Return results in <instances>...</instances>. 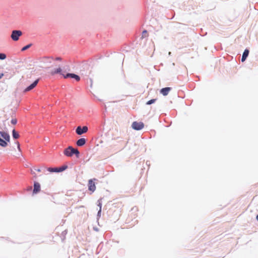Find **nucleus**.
I'll use <instances>...</instances> for the list:
<instances>
[{
	"instance_id": "f257e3e1",
	"label": "nucleus",
	"mask_w": 258,
	"mask_h": 258,
	"mask_svg": "<svg viewBox=\"0 0 258 258\" xmlns=\"http://www.w3.org/2000/svg\"><path fill=\"white\" fill-rule=\"evenodd\" d=\"M22 32L20 30H13L11 35V38L13 41H18L19 39V37L22 35Z\"/></svg>"
},
{
	"instance_id": "f03ea898",
	"label": "nucleus",
	"mask_w": 258,
	"mask_h": 258,
	"mask_svg": "<svg viewBox=\"0 0 258 258\" xmlns=\"http://www.w3.org/2000/svg\"><path fill=\"white\" fill-rule=\"evenodd\" d=\"M68 168L66 165H63L60 167L49 168L48 170L51 172H60Z\"/></svg>"
},
{
	"instance_id": "7ed1b4c3",
	"label": "nucleus",
	"mask_w": 258,
	"mask_h": 258,
	"mask_svg": "<svg viewBox=\"0 0 258 258\" xmlns=\"http://www.w3.org/2000/svg\"><path fill=\"white\" fill-rule=\"evenodd\" d=\"M144 126V124L142 122L134 121L132 124V128L136 131H140L142 130Z\"/></svg>"
},
{
	"instance_id": "20e7f679",
	"label": "nucleus",
	"mask_w": 258,
	"mask_h": 258,
	"mask_svg": "<svg viewBox=\"0 0 258 258\" xmlns=\"http://www.w3.org/2000/svg\"><path fill=\"white\" fill-rule=\"evenodd\" d=\"M88 130V128L87 126H84L83 127L78 126L76 129V133L78 135H82L83 134L86 133Z\"/></svg>"
},
{
	"instance_id": "39448f33",
	"label": "nucleus",
	"mask_w": 258,
	"mask_h": 258,
	"mask_svg": "<svg viewBox=\"0 0 258 258\" xmlns=\"http://www.w3.org/2000/svg\"><path fill=\"white\" fill-rule=\"evenodd\" d=\"M63 153L67 156H72L74 155V148L72 146H69L64 150Z\"/></svg>"
},
{
	"instance_id": "423d86ee",
	"label": "nucleus",
	"mask_w": 258,
	"mask_h": 258,
	"mask_svg": "<svg viewBox=\"0 0 258 258\" xmlns=\"http://www.w3.org/2000/svg\"><path fill=\"white\" fill-rule=\"evenodd\" d=\"M39 79L36 80L34 82H33L31 84H30L29 86H28L27 88H26L24 90V92H29L31 90H32L33 89H34L38 84L39 82Z\"/></svg>"
},
{
	"instance_id": "0eeeda50",
	"label": "nucleus",
	"mask_w": 258,
	"mask_h": 258,
	"mask_svg": "<svg viewBox=\"0 0 258 258\" xmlns=\"http://www.w3.org/2000/svg\"><path fill=\"white\" fill-rule=\"evenodd\" d=\"M63 77L64 78H71L75 79L76 81H79L80 80V77L75 74L73 73H68L65 75H63Z\"/></svg>"
},
{
	"instance_id": "6e6552de",
	"label": "nucleus",
	"mask_w": 258,
	"mask_h": 258,
	"mask_svg": "<svg viewBox=\"0 0 258 258\" xmlns=\"http://www.w3.org/2000/svg\"><path fill=\"white\" fill-rule=\"evenodd\" d=\"M88 188L89 190L94 192L96 189V186L92 179H90L88 182Z\"/></svg>"
},
{
	"instance_id": "1a4fd4ad",
	"label": "nucleus",
	"mask_w": 258,
	"mask_h": 258,
	"mask_svg": "<svg viewBox=\"0 0 258 258\" xmlns=\"http://www.w3.org/2000/svg\"><path fill=\"white\" fill-rule=\"evenodd\" d=\"M0 135L5 141L8 142H10V137L7 133L0 131Z\"/></svg>"
},
{
	"instance_id": "9d476101",
	"label": "nucleus",
	"mask_w": 258,
	"mask_h": 258,
	"mask_svg": "<svg viewBox=\"0 0 258 258\" xmlns=\"http://www.w3.org/2000/svg\"><path fill=\"white\" fill-rule=\"evenodd\" d=\"M40 190V184L37 182H34L33 194H37Z\"/></svg>"
},
{
	"instance_id": "9b49d317",
	"label": "nucleus",
	"mask_w": 258,
	"mask_h": 258,
	"mask_svg": "<svg viewBox=\"0 0 258 258\" xmlns=\"http://www.w3.org/2000/svg\"><path fill=\"white\" fill-rule=\"evenodd\" d=\"M171 90L170 87H165L160 90V93L163 96H166L168 94L169 91Z\"/></svg>"
},
{
	"instance_id": "f8f14e48",
	"label": "nucleus",
	"mask_w": 258,
	"mask_h": 258,
	"mask_svg": "<svg viewBox=\"0 0 258 258\" xmlns=\"http://www.w3.org/2000/svg\"><path fill=\"white\" fill-rule=\"evenodd\" d=\"M86 143V140L85 138H81L77 141L76 145L79 147H82L84 146Z\"/></svg>"
},
{
	"instance_id": "ddd939ff",
	"label": "nucleus",
	"mask_w": 258,
	"mask_h": 258,
	"mask_svg": "<svg viewBox=\"0 0 258 258\" xmlns=\"http://www.w3.org/2000/svg\"><path fill=\"white\" fill-rule=\"evenodd\" d=\"M249 54V50L247 49H245L243 52L242 57H241V61L244 62L246 58L247 57L248 55Z\"/></svg>"
},
{
	"instance_id": "4468645a",
	"label": "nucleus",
	"mask_w": 258,
	"mask_h": 258,
	"mask_svg": "<svg viewBox=\"0 0 258 258\" xmlns=\"http://www.w3.org/2000/svg\"><path fill=\"white\" fill-rule=\"evenodd\" d=\"M61 71H62V69L60 68H58L57 69H54L53 70H52L51 72V74L52 75H54L56 74H60V75H61L63 76V75H64L61 73Z\"/></svg>"
},
{
	"instance_id": "2eb2a0df",
	"label": "nucleus",
	"mask_w": 258,
	"mask_h": 258,
	"mask_svg": "<svg viewBox=\"0 0 258 258\" xmlns=\"http://www.w3.org/2000/svg\"><path fill=\"white\" fill-rule=\"evenodd\" d=\"M8 145L7 142L1 138L0 137V146L2 147H6Z\"/></svg>"
},
{
	"instance_id": "dca6fc26",
	"label": "nucleus",
	"mask_w": 258,
	"mask_h": 258,
	"mask_svg": "<svg viewBox=\"0 0 258 258\" xmlns=\"http://www.w3.org/2000/svg\"><path fill=\"white\" fill-rule=\"evenodd\" d=\"M52 59L51 57H44L43 58V61L44 62L50 63Z\"/></svg>"
},
{
	"instance_id": "f3484780",
	"label": "nucleus",
	"mask_w": 258,
	"mask_h": 258,
	"mask_svg": "<svg viewBox=\"0 0 258 258\" xmlns=\"http://www.w3.org/2000/svg\"><path fill=\"white\" fill-rule=\"evenodd\" d=\"M12 136L14 139H17L19 137V135L18 133H17L15 130H13L12 131Z\"/></svg>"
},
{
	"instance_id": "a211bd4d",
	"label": "nucleus",
	"mask_w": 258,
	"mask_h": 258,
	"mask_svg": "<svg viewBox=\"0 0 258 258\" xmlns=\"http://www.w3.org/2000/svg\"><path fill=\"white\" fill-rule=\"evenodd\" d=\"M74 155H75L77 158H79L80 155V152L76 148H74Z\"/></svg>"
},
{
	"instance_id": "6ab92c4d",
	"label": "nucleus",
	"mask_w": 258,
	"mask_h": 258,
	"mask_svg": "<svg viewBox=\"0 0 258 258\" xmlns=\"http://www.w3.org/2000/svg\"><path fill=\"white\" fill-rule=\"evenodd\" d=\"M32 46V44H29L26 46H25L24 47H23L22 48V51H25L26 50H27V49L29 48L31 46Z\"/></svg>"
},
{
	"instance_id": "aec40b11",
	"label": "nucleus",
	"mask_w": 258,
	"mask_h": 258,
	"mask_svg": "<svg viewBox=\"0 0 258 258\" xmlns=\"http://www.w3.org/2000/svg\"><path fill=\"white\" fill-rule=\"evenodd\" d=\"M156 99H151L150 100H149L147 103H146V104L147 105H151L154 103L155 102Z\"/></svg>"
},
{
	"instance_id": "412c9836",
	"label": "nucleus",
	"mask_w": 258,
	"mask_h": 258,
	"mask_svg": "<svg viewBox=\"0 0 258 258\" xmlns=\"http://www.w3.org/2000/svg\"><path fill=\"white\" fill-rule=\"evenodd\" d=\"M6 58V55L5 53H0V59L4 60Z\"/></svg>"
},
{
	"instance_id": "4be33fe9",
	"label": "nucleus",
	"mask_w": 258,
	"mask_h": 258,
	"mask_svg": "<svg viewBox=\"0 0 258 258\" xmlns=\"http://www.w3.org/2000/svg\"><path fill=\"white\" fill-rule=\"evenodd\" d=\"M147 35V31L146 30H144L142 32V37H146Z\"/></svg>"
},
{
	"instance_id": "5701e85b",
	"label": "nucleus",
	"mask_w": 258,
	"mask_h": 258,
	"mask_svg": "<svg viewBox=\"0 0 258 258\" xmlns=\"http://www.w3.org/2000/svg\"><path fill=\"white\" fill-rule=\"evenodd\" d=\"M11 123L13 124H15L17 123V120L16 119H12L11 120Z\"/></svg>"
},
{
	"instance_id": "b1692460",
	"label": "nucleus",
	"mask_w": 258,
	"mask_h": 258,
	"mask_svg": "<svg viewBox=\"0 0 258 258\" xmlns=\"http://www.w3.org/2000/svg\"><path fill=\"white\" fill-rule=\"evenodd\" d=\"M101 208H100L99 210L98 211V213H97V216L100 217L101 216Z\"/></svg>"
},
{
	"instance_id": "393cba45",
	"label": "nucleus",
	"mask_w": 258,
	"mask_h": 258,
	"mask_svg": "<svg viewBox=\"0 0 258 258\" xmlns=\"http://www.w3.org/2000/svg\"><path fill=\"white\" fill-rule=\"evenodd\" d=\"M15 143L17 145V148H18V150L20 151L21 149H20V144H19V142H16Z\"/></svg>"
},
{
	"instance_id": "a878e982",
	"label": "nucleus",
	"mask_w": 258,
	"mask_h": 258,
	"mask_svg": "<svg viewBox=\"0 0 258 258\" xmlns=\"http://www.w3.org/2000/svg\"><path fill=\"white\" fill-rule=\"evenodd\" d=\"M55 60H61V58L59 57H56Z\"/></svg>"
},
{
	"instance_id": "bb28decb",
	"label": "nucleus",
	"mask_w": 258,
	"mask_h": 258,
	"mask_svg": "<svg viewBox=\"0 0 258 258\" xmlns=\"http://www.w3.org/2000/svg\"><path fill=\"white\" fill-rule=\"evenodd\" d=\"M98 202H99V204H98V206L100 207V208H101V203L99 201H98Z\"/></svg>"
},
{
	"instance_id": "cd10ccee",
	"label": "nucleus",
	"mask_w": 258,
	"mask_h": 258,
	"mask_svg": "<svg viewBox=\"0 0 258 258\" xmlns=\"http://www.w3.org/2000/svg\"><path fill=\"white\" fill-rule=\"evenodd\" d=\"M4 76L3 73H0V79H1Z\"/></svg>"
},
{
	"instance_id": "c85d7f7f",
	"label": "nucleus",
	"mask_w": 258,
	"mask_h": 258,
	"mask_svg": "<svg viewBox=\"0 0 258 258\" xmlns=\"http://www.w3.org/2000/svg\"><path fill=\"white\" fill-rule=\"evenodd\" d=\"M38 172H40L41 170L40 169H35Z\"/></svg>"
},
{
	"instance_id": "c756f323",
	"label": "nucleus",
	"mask_w": 258,
	"mask_h": 258,
	"mask_svg": "<svg viewBox=\"0 0 258 258\" xmlns=\"http://www.w3.org/2000/svg\"><path fill=\"white\" fill-rule=\"evenodd\" d=\"M171 52H169L168 54L170 55H171Z\"/></svg>"
},
{
	"instance_id": "7c9ffc66",
	"label": "nucleus",
	"mask_w": 258,
	"mask_h": 258,
	"mask_svg": "<svg viewBox=\"0 0 258 258\" xmlns=\"http://www.w3.org/2000/svg\"><path fill=\"white\" fill-rule=\"evenodd\" d=\"M256 219H257V220L258 221V215H257V216H256Z\"/></svg>"
},
{
	"instance_id": "2f4dec72",
	"label": "nucleus",
	"mask_w": 258,
	"mask_h": 258,
	"mask_svg": "<svg viewBox=\"0 0 258 258\" xmlns=\"http://www.w3.org/2000/svg\"><path fill=\"white\" fill-rule=\"evenodd\" d=\"M175 65V63H172V66H174Z\"/></svg>"
}]
</instances>
